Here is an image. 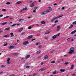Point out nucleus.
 I'll use <instances>...</instances> for the list:
<instances>
[{"label": "nucleus", "mask_w": 76, "mask_h": 76, "mask_svg": "<svg viewBox=\"0 0 76 76\" xmlns=\"http://www.w3.org/2000/svg\"><path fill=\"white\" fill-rule=\"evenodd\" d=\"M39 2H41V0H39L38 1Z\"/></svg>", "instance_id": "nucleus-63"}, {"label": "nucleus", "mask_w": 76, "mask_h": 76, "mask_svg": "<svg viewBox=\"0 0 76 76\" xmlns=\"http://www.w3.org/2000/svg\"><path fill=\"white\" fill-rule=\"evenodd\" d=\"M11 76H15V75H11Z\"/></svg>", "instance_id": "nucleus-64"}, {"label": "nucleus", "mask_w": 76, "mask_h": 76, "mask_svg": "<svg viewBox=\"0 0 76 76\" xmlns=\"http://www.w3.org/2000/svg\"><path fill=\"white\" fill-rule=\"evenodd\" d=\"M47 11H44L43 12H41L40 14L41 15H46V14H47Z\"/></svg>", "instance_id": "nucleus-2"}, {"label": "nucleus", "mask_w": 76, "mask_h": 76, "mask_svg": "<svg viewBox=\"0 0 76 76\" xmlns=\"http://www.w3.org/2000/svg\"><path fill=\"white\" fill-rule=\"evenodd\" d=\"M52 8H50L49 9H48L47 10H46V12H47V13H48L49 12H51V11H52Z\"/></svg>", "instance_id": "nucleus-5"}, {"label": "nucleus", "mask_w": 76, "mask_h": 76, "mask_svg": "<svg viewBox=\"0 0 76 76\" xmlns=\"http://www.w3.org/2000/svg\"><path fill=\"white\" fill-rule=\"evenodd\" d=\"M3 16V15H0V17H2V16Z\"/></svg>", "instance_id": "nucleus-51"}, {"label": "nucleus", "mask_w": 76, "mask_h": 76, "mask_svg": "<svg viewBox=\"0 0 76 76\" xmlns=\"http://www.w3.org/2000/svg\"><path fill=\"white\" fill-rule=\"evenodd\" d=\"M7 23V22H5L3 23H1V25H5V24H6Z\"/></svg>", "instance_id": "nucleus-16"}, {"label": "nucleus", "mask_w": 76, "mask_h": 76, "mask_svg": "<svg viewBox=\"0 0 76 76\" xmlns=\"http://www.w3.org/2000/svg\"><path fill=\"white\" fill-rule=\"evenodd\" d=\"M30 56H31V55H30L27 56L25 57V59H28V58H29Z\"/></svg>", "instance_id": "nucleus-7"}, {"label": "nucleus", "mask_w": 76, "mask_h": 76, "mask_svg": "<svg viewBox=\"0 0 76 76\" xmlns=\"http://www.w3.org/2000/svg\"><path fill=\"white\" fill-rule=\"evenodd\" d=\"M70 50L68 52L70 54H72L73 53L75 52V48H74L73 47L71 48H70Z\"/></svg>", "instance_id": "nucleus-1"}, {"label": "nucleus", "mask_w": 76, "mask_h": 76, "mask_svg": "<svg viewBox=\"0 0 76 76\" xmlns=\"http://www.w3.org/2000/svg\"><path fill=\"white\" fill-rule=\"evenodd\" d=\"M56 26V24H54V25L52 26V27H54Z\"/></svg>", "instance_id": "nucleus-50"}, {"label": "nucleus", "mask_w": 76, "mask_h": 76, "mask_svg": "<svg viewBox=\"0 0 76 76\" xmlns=\"http://www.w3.org/2000/svg\"><path fill=\"white\" fill-rule=\"evenodd\" d=\"M55 63V61H52L51 62V63L53 64V63Z\"/></svg>", "instance_id": "nucleus-48"}, {"label": "nucleus", "mask_w": 76, "mask_h": 76, "mask_svg": "<svg viewBox=\"0 0 76 76\" xmlns=\"http://www.w3.org/2000/svg\"><path fill=\"white\" fill-rule=\"evenodd\" d=\"M40 53H41V51L40 50L37 51V52H36V54H39Z\"/></svg>", "instance_id": "nucleus-18"}, {"label": "nucleus", "mask_w": 76, "mask_h": 76, "mask_svg": "<svg viewBox=\"0 0 76 76\" xmlns=\"http://www.w3.org/2000/svg\"><path fill=\"white\" fill-rule=\"evenodd\" d=\"M27 10V8L25 7L23 9V10Z\"/></svg>", "instance_id": "nucleus-26"}, {"label": "nucleus", "mask_w": 76, "mask_h": 76, "mask_svg": "<svg viewBox=\"0 0 76 76\" xmlns=\"http://www.w3.org/2000/svg\"><path fill=\"white\" fill-rule=\"evenodd\" d=\"M48 58V56H45V57H44V58L45 59V60H47Z\"/></svg>", "instance_id": "nucleus-8"}, {"label": "nucleus", "mask_w": 76, "mask_h": 76, "mask_svg": "<svg viewBox=\"0 0 76 76\" xmlns=\"http://www.w3.org/2000/svg\"><path fill=\"white\" fill-rule=\"evenodd\" d=\"M72 76H75V74H73L72 75Z\"/></svg>", "instance_id": "nucleus-55"}, {"label": "nucleus", "mask_w": 76, "mask_h": 76, "mask_svg": "<svg viewBox=\"0 0 76 76\" xmlns=\"http://www.w3.org/2000/svg\"><path fill=\"white\" fill-rule=\"evenodd\" d=\"M74 41V39H72L71 40V41Z\"/></svg>", "instance_id": "nucleus-59"}, {"label": "nucleus", "mask_w": 76, "mask_h": 76, "mask_svg": "<svg viewBox=\"0 0 76 76\" xmlns=\"http://www.w3.org/2000/svg\"><path fill=\"white\" fill-rule=\"evenodd\" d=\"M50 32V31H47L45 33V34H49Z\"/></svg>", "instance_id": "nucleus-27"}, {"label": "nucleus", "mask_w": 76, "mask_h": 76, "mask_svg": "<svg viewBox=\"0 0 76 76\" xmlns=\"http://www.w3.org/2000/svg\"><path fill=\"white\" fill-rule=\"evenodd\" d=\"M10 35L11 36V37H13L15 36L14 35H13V34L12 33H10Z\"/></svg>", "instance_id": "nucleus-20"}, {"label": "nucleus", "mask_w": 76, "mask_h": 76, "mask_svg": "<svg viewBox=\"0 0 76 76\" xmlns=\"http://www.w3.org/2000/svg\"><path fill=\"white\" fill-rule=\"evenodd\" d=\"M41 24H45V21H42L41 22Z\"/></svg>", "instance_id": "nucleus-28"}, {"label": "nucleus", "mask_w": 76, "mask_h": 76, "mask_svg": "<svg viewBox=\"0 0 76 76\" xmlns=\"http://www.w3.org/2000/svg\"><path fill=\"white\" fill-rule=\"evenodd\" d=\"M29 44V42L28 41H26L25 42H24L23 44V45H27Z\"/></svg>", "instance_id": "nucleus-4"}, {"label": "nucleus", "mask_w": 76, "mask_h": 76, "mask_svg": "<svg viewBox=\"0 0 76 76\" xmlns=\"http://www.w3.org/2000/svg\"><path fill=\"white\" fill-rule=\"evenodd\" d=\"M47 11H44L43 12H41L40 14L41 15H46V14H47Z\"/></svg>", "instance_id": "nucleus-3"}, {"label": "nucleus", "mask_w": 76, "mask_h": 76, "mask_svg": "<svg viewBox=\"0 0 76 76\" xmlns=\"http://www.w3.org/2000/svg\"><path fill=\"white\" fill-rule=\"evenodd\" d=\"M41 45H40L39 46V48H41Z\"/></svg>", "instance_id": "nucleus-57"}, {"label": "nucleus", "mask_w": 76, "mask_h": 76, "mask_svg": "<svg viewBox=\"0 0 76 76\" xmlns=\"http://www.w3.org/2000/svg\"><path fill=\"white\" fill-rule=\"evenodd\" d=\"M16 24H13V25H12V26H12V27H13L14 26H16Z\"/></svg>", "instance_id": "nucleus-36"}, {"label": "nucleus", "mask_w": 76, "mask_h": 76, "mask_svg": "<svg viewBox=\"0 0 76 76\" xmlns=\"http://www.w3.org/2000/svg\"><path fill=\"white\" fill-rule=\"evenodd\" d=\"M23 30V28H21L20 29V30H19V32H21V31Z\"/></svg>", "instance_id": "nucleus-31"}, {"label": "nucleus", "mask_w": 76, "mask_h": 76, "mask_svg": "<svg viewBox=\"0 0 76 76\" xmlns=\"http://www.w3.org/2000/svg\"><path fill=\"white\" fill-rule=\"evenodd\" d=\"M6 31H9V30H10V27H7L5 29Z\"/></svg>", "instance_id": "nucleus-9"}, {"label": "nucleus", "mask_w": 76, "mask_h": 76, "mask_svg": "<svg viewBox=\"0 0 76 76\" xmlns=\"http://www.w3.org/2000/svg\"><path fill=\"white\" fill-rule=\"evenodd\" d=\"M60 33H59L57 35V36H59V35H60Z\"/></svg>", "instance_id": "nucleus-49"}, {"label": "nucleus", "mask_w": 76, "mask_h": 76, "mask_svg": "<svg viewBox=\"0 0 76 76\" xmlns=\"http://www.w3.org/2000/svg\"><path fill=\"white\" fill-rule=\"evenodd\" d=\"M29 67H30L29 66H26V69H28V68H29Z\"/></svg>", "instance_id": "nucleus-46"}, {"label": "nucleus", "mask_w": 76, "mask_h": 76, "mask_svg": "<svg viewBox=\"0 0 76 76\" xmlns=\"http://www.w3.org/2000/svg\"><path fill=\"white\" fill-rule=\"evenodd\" d=\"M57 37V35H54V36H53L52 37V39H55Z\"/></svg>", "instance_id": "nucleus-10"}, {"label": "nucleus", "mask_w": 76, "mask_h": 76, "mask_svg": "<svg viewBox=\"0 0 76 76\" xmlns=\"http://www.w3.org/2000/svg\"><path fill=\"white\" fill-rule=\"evenodd\" d=\"M5 65H2L1 66V68H4V67H5Z\"/></svg>", "instance_id": "nucleus-32"}, {"label": "nucleus", "mask_w": 76, "mask_h": 76, "mask_svg": "<svg viewBox=\"0 0 76 76\" xmlns=\"http://www.w3.org/2000/svg\"><path fill=\"white\" fill-rule=\"evenodd\" d=\"M6 9H4L2 10V12H6Z\"/></svg>", "instance_id": "nucleus-34"}, {"label": "nucleus", "mask_w": 76, "mask_h": 76, "mask_svg": "<svg viewBox=\"0 0 76 76\" xmlns=\"http://www.w3.org/2000/svg\"><path fill=\"white\" fill-rule=\"evenodd\" d=\"M58 20H56L54 22H55V23H57V22H58Z\"/></svg>", "instance_id": "nucleus-43"}, {"label": "nucleus", "mask_w": 76, "mask_h": 76, "mask_svg": "<svg viewBox=\"0 0 76 76\" xmlns=\"http://www.w3.org/2000/svg\"><path fill=\"white\" fill-rule=\"evenodd\" d=\"M32 38V36L30 35L29 36H28L27 37V39H31Z\"/></svg>", "instance_id": "nucleus-13"}, {"label": "nucleus", "mask_w": 76, "mask_h": 76, "mask_svg": "<svg viewBox=\"0 0 76 76\" xmlns=\"http://www.w3.org/2000/svg\"><path fill=\"white\" fill-rule=\"evenodd\" d=\"M73 25H75V24H76V21H75L73 23H72Z\"/></svg>", "instance_id": "nucleus-37"}, {"label": "nucleus", "mask_w": 76, "mask_h": 76, "mask_svg": "<svg viewBox=\"0 0 76 76\" xmlns=\"http://www.w3.org/2000/svg\"><path fill=\"white\" fill-rule=\"evenodd\" d=\"M9 16H7L6 17H5L4 18V19H5L6 18H9Z\"/></svg>", "instance_id": "nucleus-40"}, {"label": "nucleus", "mask_w": 76, "mask_h": 76, "mask_svg": "<svg viewBox=\"0 0 76 76\" xmlns=\"http://www.w3.org/2000/svg\"><path fill=\"white\" fill-rule=\"evenodd\" d=\"M40 71L41 72H43V71H44L45 70V69H40Z\"/></svg>", "instance_id": "nucleus-21"}, {"label": "nucleus", "mask_w": 76, "mask_h": 76, "mask_svg": "<svg viewBox=\"0 0 76 76\" xmlns=\"http://www.w3.org/2000/svg\"><path fill=\"white\" fill-rule=\"evenodd\" d=\"M69 64V62H66L65 63V64L66 65H67V64Z\"/></svg>", "instance_id": "nucleus-39"}, {"label": "nucleus", "mask_w": 76, "mask_h": 76, "mask_svg": "<svg viewBox=\"0 0 76 76\" xmlns=\"http://www.w3.org/2000/svg\"><path fill=\"white\" fill-rule=\"evenodd\" d=\"M38 7H35V9H38Z\"/></svg>", "instance_id": "nucleus-58"}, {"label": "nucleus", "mask_w": 76, "mask_h": 76, "mask_svg": "<svg viewBox=\"0 0 76 76\" xmlns=\"http://www.w3.org/2000/svg\"><path fill=\"white\" fill-rule=\"evenodd\" d=\"M74 67V65H72L71 66V68H70V69H73Z\"/></svg>", "instance_id": "nucleus-22"}, {"label": "nucleus", "mask_w": 76, "mask_h": 76, "mask_svg": "<svg viewBox=\"0 0 76 76\" xmlns=\"http://www.w3.org/2000/svg\"><path fill=\"white\" fill-rule=\"evenodd\" d=\"M11 4V3L10 2H7V3H6V4H7V5H8V4Z\"/></svg>", "instance_id": "nucleus-33"}, {"label": "nucleus", "mask_w": 76, "mask_h": 76, "mask_svg": "<svg viewBox=\"0 0 76 76\" xmlns=\"http://www.w3.org/2000/svg\"><path fill=\"white\" fill-rule=\"evenodd\" d=\"M57 72L56 70H55L54 72H53V74H56Z\"/></svg>", "instance_id": "nucleus-29"}, {"label": "nucleus", "mask_w": 76, "mask_h": 76, "mask_svg": "<svg viewBox=\"0 0 76 76\" xmlns=\"http://www.w3.org/2000/svg\"><path fill=\"white\" fill-rule=\"evenodd\" d=\"M64 9H65V7H63L61 9L62 10H64Z\"/></svg>", "instance_id": "nucleus-44"}, {"label": "nucleus", "mask_w": 76, "mask_h": 76, "mask_svg": "<svg viewBox=\"0 0 76 76\" xmlns=\"http://www.w3.org/2000/svg\"><path fill=\"white\" fill-rule=\"evenodd\" d=\"M75 32H76V29L75 30L72 31L71 33V34H72V35L75 34Z\"/></svg>", "instance_id": "nucleus-11"}, {"label": "nucleus", "mask_w": 76, "mask_h": 76, "mask_svg": "<svg viewBox=\"0 0 76 76\" xmlns=\"http://www.w3.org/2000/svg\"><path fill=\"white\" fill-rule=\"evenodd\" d=\"M7 64H10V62L9 61H8Z\"/></svg>", "instance_id": "nucleus-41"}, {"label": "nucleus", "mask_w": 76, "mask_h": 76, "mask_svg": "<svg viewBox=\"0 0 76 76\" xmlns=\"http://www.w3.org/2000/svg\"><path fill=\"white\" fill-rule=\"evenodd\" d=\"M61 27H60V26H58L57 27V31H59V29H61Z\"/></svg>", "instance_id": "nucleus-6"}, {"label": "nucleus", "mask_w": 76, "mask_h": 76, "mask_svg": "<svg viewBox=\"0 0 76 76\" xmlns=\"http://www.w3.org/2000/svg\"><path fill=\"white\" fill-rule=\"evenodd\" d=\"M57 19V18L56 17H55L54 18H53L50 21L51 22H52L54 21V20H55V19Z\"/></svg>", "instance_id": "nucleus-12"}, {"label": "nucleus", "mask_w": 76, "mask_h": 76, "mask_svg": "<svg viewBox=\"0 0 76 76\" xmlns=\"http://www.w3.org/2000/svg\"><path fill=\"white\" fill-rule=\"evenodd\" d=\"M39 44H40V43L39 42H38L36 44V45H39Z\"/></svg>", "instance_id": "nucleus-42"}, {"label": "nucleus", "mask_w": 76, "mask_h": 76, "mask_svg": "<svg viewBox=\"0 0 76 76\" xmlns=\"http://www.w3.org/2000/svg\"><path fill=\"white\" fill-rule=\"evenodd\" d=\"M41 65H43V64H44V63H41Z\"/></svg>", "instance_id": "nucleus-60"}, {"label": "nucleus", "mask_w": 76, "mask_h": 76, "mask_svg": "<svg viewBox=\"0 0 76 76\" xmlns=\"http://www.w3.org/2000/svg\"><path fill=\"white\" fill-rule=\"evenodd\" d=\"M10 60V58H9L7 60V61H9V60Z\"/></svg>", "instance_id": "nucleus-38"}, {"label": "nucleus", "mask_w": 76, "mask_h": 76, "mask_svg": "<svg viewBox=\"0 0 76 76\" xmlns=\"http://www.w3.org/2000/svg\"><path fill=\"white\" fill-rule=\"evenodd\" d=\"M35 39H32V40H31V41H34V40H35Z\"/></svg>", "instance_id": "nucleus-52"}, {"label": "nucleus", "mask_w": 76, "mask_h": 76, "mask_svg": "<svg viewBox=\"0 0 76 76\" xmlns=\"http://www.w3.org/2000/svg\"><path fill=\"white\" fill-rule=\"evenodd\" d=\"M6 45H7V44H5L4 45V46H6Z\"/></svg>", "instance_id": "nucleus-53"}, {"label": "nucleus", "mask_w": 76, "mask_h": 76, "mask_svg": "<svg viewBox=\"0 0 76 76\" xmlns=\"http://www.w3.org/2000/svg\"><path fill=\"white\" fill-rule=\"evenodd\" d=\"M22 20H24V19H20L18 21L19 22H21L22 21Z\"/></svg>", "instance_id": "nucleus-25"}, {"label": "nucleus", "mask_w": 76, "mask_h": 76, "mask_svg": "<svg viewBox=\"0 0 76 76\" xmlns=\"http://www.w3.org/2000/svg\"><path fill=\"white\" fill-rule=\"evenodd\" d=\"M62 16H63V15H59V16L56 17V19H57V18H61V17H62Z\"/></svg>", "instance_id": "nucleus-19"}, {"label": "nucleus", "mask_w": 76, "mask_h": 76, "mask_svg": "<svg viewBox=\"0 0 76 76\" xmlns=\"http://www.w3.org/2000/svg\"><path fill=\"white\" fill-rule=\"evenodd\" d=\"M16 4H20L21 3V1H19L16 2Z\"/></svg>", "instance_id": "nucleus-17"}, {"label": "nucleus", "mask_w": 76, "mask_h": 76, "mask_svg": "<svg viewBox=\"0 0 76 76\" xmlns=\"http://www.w3.org/2000/svg\"><path fill=\"white\" fill-rule=\"evenodd\" d=\"M15 48V46H10L9 47V49H11V48Z\"/></svg>", "instance_id": "nucleus-15"}, {"label": "nucleus", "mask_w": 76, "mask_h": 76, "mask_svg": "<svg viewBox=\"0 0 76 76\" xmlns=\"http://www.w3.org/2000/svg\"><path fill=\"white\" fill-rule=\"evenodd\" d=\"M32 28V27L29 26L28 28V29H31Z\"/></svg>", "instance_id": "nucleus-35"}, {"label": "nucleus", "mask_w": 76, "mask_h": 76, "mask_svg": "<svg viewBox=\"0 0 76 76\" xmlns=\"http://www.w3.org/2000/svg\"><path fill=\"white\" fill-rule=\"evenodd\" d=\"M60 71L61 72H65V69H61L60 70Z\"/></svg>", "instance_id": "nucleus-14"}, {"label": "nucleus", "mask_w": 76, "mask_h": 76, "mask_svg": "<svg viewBox=\"0 0 76 76\" xmlns=\"http://www.w3.org/2000/svg\"><path fill=\"white\" fill-rule=\"evenodd\" d=\"M41 56H39L38 57V58H41Z\"/></svg>", "instance_id": "nucleus-56"}, {"label": "nucleus", "mask_w": 76, "mask_h": 76, "mask_svg": "<svg viewBox=\"0 0 76 76\" xmlns=\"http://www.w3.org/2000/svg\"><path fill=\"white\" fill-rule=\"evenodd\" d=\"M4 37H7V35H5Z\"/></svg>", "instance_id": "nucleus-62"}, {"label": "nucleus", "mask_w": 76, "mask_h": 76, "mask_svg": "<svg viewBox=\"0 0 76 76\" xmlns=\"http://www.w3.org/2000/svg\"><path fill=\"white\" fill-rule=\"evenodd\" d=\"M33 12H34V13L36 12V10H34Z\"/></svg>", "instance_id": "nucleus-47"}, {"label": "nucleus", "mask_w": 76, "mask_h": 76, "mask_svg": "<svg viewBox=\"0 0 76 76\" xmlns=\"http://www.w3.org/2000/svg\"><path fill=\"white\" fill-rule=\"evenodd\" d=\"M25 34V33H21V34L22 35H23L24 34Z\"/></svg>", "instance_id": "nucleus-54"}, {"label": "nucleus", "mask_w": 76, "mask_h": 76, "mask_svg": "<svg viewBox=\"0 0 76 76\" xmlns=\"http://www.w3.org/2000/svg\"><path fill=\"white\" fill-rule=\"evenodd\" d=\"M54 6H57V4L56 3H54L53 4Z\"/></svg>", "instance_id": "nucleus-45"}, {"label": "nucleus", "mask_w": 76, "mask_h": 76, "mask_svg": "<svg viewBox=\"0 0 76 76\" xmlns=\"http://www.w3.org/2000/svg\"><path fill=\"white\" fill-rule=\"evenodd\" d=\"M14 56H18V53H14Z\"/></svg>", "instance_id": "nucleus-30"}, {"label": "nucleus", "mask_w": 76, "mask_h": 76, "mask_svg": "<svg viewBox=\"0 0 76 76\" xmlns=\"http://www.w3.org/2000/svg\"><path fill=\"white\" fill-rule=\"evenodd\" d=\"M34 4L33 3L31 4L30 5V7H34Z\"/></svg>", "instance_id": "nucleus-23"}, {"label": "nucleus", "mask_w": 76, "mask_h": 76, "mask_svg": "<svg viewBox=\"0 0 76 76\" xmlns=\"http://www.w3.org/2000/svg\"><path fill=\"white\" fill-rule=\"evenodd\" d=\"M31 18V17H28L27 18V19H30Z\"/></svg>", "instance_id": "nucleus-61"}, {"label": "nucleus", "mask_w": 76, "mask_h": 76, "mask_svg": "<svg viewBox=\"0 0 76 76\" xmlns=\"http://www.w3.org/2000/svg\"><path fill=\"white\" fill-rule=\"evenodd\" d=\"M73 25H71L69 27V29H71V28H73Z\"/></svg>", "instance_id": "nucleus-24"}]
</instances>
